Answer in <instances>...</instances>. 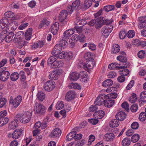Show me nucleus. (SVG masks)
Wrapping results in <instances>:
<instances>
[{
  "instance_id": "f257e3e1",
  "label": "nucleus",
  "mask_w": 146,
  "mask_h": 146,
  "mask_svg": "<svg viewBox=\"0 0 146 146\" xmlns=\"http://www.w3.org/2000/svg\"><path fill=\"white\" fill-rule=\"evenodd\" d=\"M32 114L30 112L27 111L23 114H17L15 116V119L19 120L21 122L26 123H28L31 119Z\"/></svg>"
},
{
  "instance_id": "f03ea898",
  "label": "nucleus",
  "mask_w": 146,
  "mask_h": 146,
  "mask_svg": "<svg viewBox=\"0 0 146 146\" xmlns=\"http://www.w3.org/2000/svg\"><path fill=\"white\" fill-rule=\"evenodd\" d=\"M82 8H83L82 4L81 3L80 0H76L72 3L71 5L67 7V10L69 14H71L74 11H78Z\"/></svg>"
},
{
  "instance_id": "7ed1b4c3",
  "label": "nucleus",
  "mask_w": 146,
  "mask_h": 146,
  "mask_svg": "<svg viewBox=\"0 0 146 146\" xmlns=\"http://www.w3.org/2000/svg\"><path fill=\"white\" fill-rule=\"evenodd\" d=\"M34 110L36 114H44L46 112V108L42 104L36 101L34 105Z\"/></svg>"
},
{
  "instance_id": "20e7f679",
  "label": "nucleus",
  "mask_w": 146,
  "mask_h": 146,
  "mask_svg": "<svg viewBox=\"0 0 146 146\" xmlns=\"http://www.w3.org/2000/svg\"><path fill=\"white\" fill-rule=\"evenodd\" d=\"M6 69L5 67L0 69V80L3 82L7 80L10 75V73L8 71H4Z\"/></svg>"
},
{
  "instance_id": "39448f33",
  "label": "nucleus",
  "mask_w": 146,
  "mask_h": 146,
  "mask_svg": "<svg viewBox=\"0 0 146 146\" xmlns=\"http://www.w3.org/2000/svg\"><path fill=\"white\" fill-rule=\"evenodd\" d=\"M55 86V83L52 80H50L45 83L43 88L46 91L50 92L52 90Z\"/></svg>"
},
{
  "instance_id": "423d86ee",
  "label": "nucleus",
  "mask_w": 146,
  "mask_h": 146,
  "mask_svg": "<svg viewBox=\"0 0 146 146\" xmlns=\"http://www.w3.org/2000/svg\"><path fill=\"white\" fill-rule=\"evenodd\" d=\"M124 65L123 66H117L116 65L118 64L119 65H121V64H118L116 62H114L110 64L108 66V68L110 69H117L119 70L122 69L123 68H129L130 66V64L127 63L126 64H123Z\"/></svg>"
},
{
  "instance_id": "0eeeda50",
  "label": "nucleus",
  "mask_w": 146,
  "mask_h": 146,
  "mask_svg": "<svg viewBox=\"0 0 146 146\" xmlns=\"http://www.w3.org/2000/svg\"><path fill=\"white\" fill-rule=\"evenodd\" d=\"M112 28L113 27L110 25L104 27L101 31L102 36H104L106 38L107 37L112 31Z\"/></svg>"
},
{
  "instance_id": "6e6552de",
  "label": "nucleus",
  "mask_w": 146,
  "mask_h": 146,
  "mask_svg": "<svg viewBox=\"0 0 146 146\" xmlns=\"http://www.w3.org/2000/svg\"><path fill=\"white\" fill-rule=\"evenodd\" d=\"M105 94H100L94 102V104L96 105H101L104 103V101L106 98H108Z\"/></svg>"
},
{
  "instance_id": "1a4fd4ad",
  "label": "nucleus",
  "mask_w": 146,
  "mask_h": 146,
  "mask_svg": "<svg viewBox=\"0 0 146 146\" xmlns=\"http://www.w3.org/2000/svg\"><path fill=\"white\" fill-rule=\"evenodd\" d=\"M24 32L22 31H20L17 32L15 36L13 41L15 43H21L24 39Z\"/></svg>"
},
{
  "instance_id": "9d476101",
  "label": "nucleus",
  "mask_w": 146,
  "mask_h": 146,
  "mask_svg": "<svg viewBox=\"0 0 146 146\" xmlns=\"http://www.w3.org/2000/svg\"><path fill=\"white\" fill-rule=\"evenodd\" d=\"M68 13H69L68 10L67 11L64 10H62L60 13V15L59 16V19L60 22H65L67 21V19H66L67 17Z\"/></svg>"
},
{
  "instance_id": "9b49d317",
  "label": "nucleus",
  "mask_w": 146,
  "mask_h": 146,
  "mask_svg": "<svg viewBox=\"0 0 146 146\" xmlns=\"http://www.w3.org/2000/svg\"><path fill=\"white\" fill-rule=\"evenodd\" d=\"M109 96L108 98H106L104 100L103 104L104 106L106 107L110 108L115 103V101L110 99V98L109 95H106Z\"/></svg>"
},
{
  "instance_id": "f8f14e48",
  "label": "nucleus",
  "mask_w": 146,
  "mask_h": 146,
  "mask_svg": "<svg viewBox=\"0 0 146 146\" xmlns=\"http://www.w3.org/2000/svg\"><path fill=\"white\" fill-rule=\"evenodd\" d=\"M96 21L95 24V27L97 29H100L103 24H107L108 23L104 22L103 19H101V18H98L96 19Z\"/></svg>"
},
{
  "instance_id": "ddd939ff",
  "label": "nucleus",
  "mask_w": 146,
  "mask_h": 146,
  "mask_svg": "<svg viewBox=\"0 0 146 146\" xmlns=\"http://www.w3.org/2000/svg\"><path fill=\"white\" fill-rule=\"evenodd\" d=\"M120 53L121 55L117 56V60L120 62H121L122 63H123V64H126L127 63V64L129 63V62H127V58L125 56L126 55L125 52L123 51L120 52Z\"/></svg>"
},
{
  "instance_id": "4468645a",
  "label": "nucleus",
  "mask_w": 146,
  "mask_h": 146,
  "mask_svg": "<svg viewBox=\"0 0 146 146\" xmlns=\"http://www.w3.org/2000/svg\"><path fill=\"white\" fill-rule=\"evenodd\" d=\"M61 134V130L58 128H56L51 132L50 136L51 138H54L60 136Z\"/></svg>"
},
{
  "instance_id": "2eb2a0df",
  "label": "nucleus",
  "mask_w": 146,
  "mask_h": 146,
  "mask_svg": "<svg viewBox=\"0 0 146 146\" xmlns=\"http://www.w3.org/2000/svg\"><path fill=\"white\" fill-rule=\"evenodd\" d=\"M75 96V92L72 90L66 93L65 99L67 101H71L74 99Z\"/></svg>"
},
{
  "instance_id": "dca6fc26",
  "label": "nucleus",
  "mask_w": 146,
  "mask_h": 146,
  "mask_svg": "<svg viewBox=\"0 0 146 146\" xmlns=\"http://www.w3.org/2000/svg\"><path fill=\"white\" fill-rule=\"evenodd\" d=\"M126 115L124 112L120 111L117 113L115 115V118L120 121L123 120L126 117Z\"/></svg>"
},
{
  "instance_id": "f3484780",
  "label": "nucleus",
  "mask_w": 146,
  "mask_h": 146,
  "mask_svg": "<svg viewBox=\"0 0 146 146\" xmlns=\"http://www.w3.org/2000/svg\"><path fill=\"white\" fill-rule=\"evenodd\" d=\"M105 115V112L104 111L100 110L96 111L93 114V116L95 118L100 119L103 118Z\"/></svg>"
},
{
  "instance_id": "a211bd4d",
  "label": "nucleus",
  "mask_w": 146,
  "mask_h": 146,
  "mask_svg": "<svg viewBox=\"0 0 146 146\" xmlns=\"http://www.w3.org/2000/svg\"><path fill=\"white\" fill-rule=\"evenodd\" d=\"M62 49V47H61L58 44H57L53 48L52 51V54L53 55L57 56L59 52L61 51Z\"/></svg>"
},
{
  "instance_id": "6ab92c4d",
  "label": "nucleus",
  "mask_w": 146,
  "mask_h": 146,
  "mask_svg": "<svg viewBox=\"0 0 146 146\" xmlns=\"http://www.w3.org/2000/svg\"><path fill=\"white\" fill-rule=\"evenodd\" d=\"M63 63L60 60H56L51 65V67L53 68H55L61 67L63 66Z\"/></svg>"
},
{
  "instance_id": "aec40b11",
  "label": "nucleus",
  "mask_w": 146,
  "mask_h": 146,
  "mask_svg": "<svg viewBox=\"0 0 146 146\" xmlns=\"http://www.w3.org/2000/svg\"><path fill=\"white\" fill-rule=\"evenodd\" d=\"M74 29H69L65 31L64 33L63 36L65 38H69L74 33Z\"/></svg>"
},
{
  "instance_id": "412c9836",
  "label": "nucleus",
  "mask_w": 146,
  "mask_h": 146,
  "mask_svg": "<svg viewBox=\"0 0 146 146\" xmlns=\"http://www.w3.org/2000/svg\"><path fill=\"white\" fill-rule=\"evenodd\" d=\"M23 131L21 129H17L15 130L12 134V137L14 139H18L21 135Z\"/></svg>"
},
{
  "instance_id": "4be33fe9",
  "label": "nucleus",
  "mask_w": 146,
  "mask_h": 146,
  "mask_svg": "<svg viewBox=\"0 0 146 146\" xmlns=\"http://www.w3.org/2000/svg\"><path fill=\"white\" fill-rule=\"evenodd\" d=\"M59 23L58 22H55L54 23L51 27V32L54 35H55L57 33L59 29Z\"/></svg>"
},
{
  "instance_id": "5701e85b",
  "label": "nucleus",
  "mask_w": 146,
  "mask_h": 146,
  "mask_svg": "<svg viewBox=\"0 0 146 146\" xmlns=\"http://www.w3.org/2000/svg\"><path fill=\"white\" fill-rule=\"evenodd\" d=\"M22 100V97L19 95L14 99V104L13 106L14 107H17L21 103Z\"/></svg>"
},
{
  "instance_id": "b1692460",
  "label": "nucleus",
  "mask_w": 146,
  "mask_h": 146,
  "mask_svg": "<svg viewBox=\"0 0 146 146\" xmlns=\"http://www.w3.org/2000/svg\"><path fill=\"white\" fill-rule=\"evenodd\" d=\"M115 138L114 135L111 133H108L106 134L104 136V139L108 141H112Z\"/></svg>"
},
{
  "instance_id": "393cba45",
  "label": "nucleus",
  "mask_w": 146,
  "mask_h": 146,
  "mask_svg": "<svg viewBox=\"0 0 146 146\" xmlns=\"http://www.w3.org/2000/svg\"><path fill=\"white\" fill-rule=\"evenodd\" d=\"M59 74V72L58 71L55 70L51 73L49 76V77L50 79L55 80L58 79V76Z\"/></svg>"
},
{
  "instance_id": "a878e982",
  "label": "nucleus",
  "mask_w": 146,
  "mask_h": 146,
  "mask_svg": "<svg viewBox=\"0 0 146 146\" xmlns=\"http://www.w3.org/2000/svg\"><path fill=\"white\" fill-rule=\"evenodd\" d=\"M16 119L11 121L9 124V127L10 129H14L17 127L18 126V123L17 121L18 119Z\"/></svg>"
},
{
  "instance_id": "bb28decb",
  "label": "nucleus",
  "mask_w": 146,
  "mask_h": 146,
  "mask_svg": "<svg viewBox=\"0 0 146 146\" xmlns=\"http://www.w3.org/2000/svg\"><path fill=\"white\" fill-rule=\"evenodd\" d=\"M87 21L84 19H78L76 21L75 23V25L83 27L87 23Z\"/></svg>"
},
{
  "instance_id": "cd10ccee",
  "label": "nucleus",
  "mask_w": 146,
  "mask_h": 146,
  "mask_svg": "<svg viewBox=\"0 0 146 146\" xmlns=\"http://www.w3.org/2000/svg\"><path fill=\"white\" fill-rule=\"evenodd\" d=\"M88 62L86 63V64L82 63V64H81V65L80 66L84 68H87L89 69H91L93 67L94 65L93 64L92 62V61H88Z\"/></svg>"
},
{
  "instance_id": "c85d7f7f",
  "label": "nucleus",
  "mask_w": 146,
  "mask_h": 146,
  "mask_svg": "<svg viewBox=\"0 0 146 146\" xmlns=\"http://www.w3.org/2000/svg\"><path fill=\"white\" fill-rule=\"evenodd\" d=\"M32 29L30 28L26 32L24 35L25 38L26 40H29L31 37L32 35Z\"/></svg>"
},
{
  "instance_id": "c756f323",
  "label": "nucleus",
  "mask_w": 146,
  "mask_h": 146,
  "mask_svg": "<svg viewBox=\"0 0 146 146\" xmlns=\"http://www.w3.org/2000/svg\"><path fill=\"white\" fill-rule=\"evenodd\" d=\"M79 74L78 72H74L72 73L69 76L70 79L72 80H77L79 78Z\"/></svg>"
},
{
  "instance_id": "7c9ffc66",
  "label": "nucleus",
  "mask_w": 146,
  "mask_h": 146,
  "mask_svg": "<svg viewBox=\"0 0 146 146\" xmlns=\"http://www.w3.org/2000/svg\"><path fill=\"white\" fill-rule=\"evenodd\" d=\"M77 132L76 131H72L69 133L66 137V140L69 141L72 140V139H74L75 135L76 134Z\"/></svg>"
},
{
  "instance_id": "2f4dec72",
  "label": "nucleus",
  "mask_w": 146,
  "mask_h": 146,
  "mask_svg": "<svg viewBox=\"0 0 146 146\" xmlns=\"http://www.w3.org/2000/svg\"><path fill=\"white\" fill-rule=\"evenodd\" d=\"M94 0H85L83 9H87L90 7L92 5V1Z\"/></svg>"
},
{
  "instance_id": "473e14b6",
  "label": "nucleus",
  "mask_w": 146,
  "mask_h": 146,
  "mask_svg": "<svg viewBox=\"0 0 146 146\" xmlns=\"http://www.w3.org/2000/svg\"><path fill=\"white\" fill-rule=\"evenodd\" d=\"M7 37L4 40L5 41L7 42H10L12 40L13 37L14 35V33L13 32L10 33L8 32Z\"/></svg>"
},
{
  "instance_id": "72a5a7b5",
  "label": "nucleus",
  "mask_w": 146,
  "mask_h": 146,
  "mask_svg": "<svg viewBox=\"0 0 146 146\" xmlns=\"http://www.w3.org/2000/svg\"><path fill=\"white\" fill-rule=\"evenodd\" d=\"M113 82L111 79H107L102 83V86L105 87L111 86L113 84Z\"/></svg>"
},
{
  "instance_id": "f704fd0d",
  "label": "nucleus",
  "mask_w": 146,
  "mask_h": 146,
  "mask_svg": "<svg viewBox=\"0 0 146 146\" xmlns=\"http://www.w3.org/2000/svg\"><path fill=\"white\" fill-rule=\"evenodd\" d=\"M120 50L119 46L117 44H114L113 46L111 52L114 54H116L119 52Z\"/></svg>"
},
{
  "instance_id": "c9c22d12",
  "label": "nucleus",
  "mask_w": 146,
  "mask_h": 146,
  "mask_svg": "<svg viewBox=\"0 0 146 146\" xmlns=\"http://www.w3.org/2000/svg\"><path fill=\"white\" fill-rule=\"evenodd\" d=\"M49 22L46 20L45 19L40 23L39 26L38 27L39 29H40L42 28H45L46 26H48L49 25Z\"/></svg>"
},
{
  "instance_id": "e433bc0d",
  "label": "nucleus",
  "mask_w": 146,
  "mask_h": 146,
  "mask_svg": "<svg viewBox=\"0 0 146 146\" xmlns=\"http://www.w3.org/2000/svg\"><path fill=\"white\" fill-rule=\"evenodd\" d=\"M19 74L16 72H15L12 73L10 76L11 80L13 81L17 80L19 78Z\"/></svg>"
},
{
  "instance_id": "4c0bfd02",
  "label": "nucleus",
  "mask_w": 146,
  "mask_h": 146,
  "mask_svg": "<svg viewBox=\"0 0 146 146\" xmlns=\"http://www.w3.org/2000/svg\"><path fill=\"white\" fill-rule=\"evenodd\" d=\"M131 143L130 139L129 138H124L122 141L121 144L123 146H128Z\"/></svg>"
},
{
  "instance_id": "58836bf2",
  "label": "nucleus",
  "mask_w": 146,
  "mask_h": 146,
  "mask_svg": "<svg viewBox=\"0 0 146 146\" xmlns=\"http://www.w3.org/2000/svg\"><path fill=\"white\" fill-rule=\"evenodd\" d=\"M57 56L56 55H54L51 56L49 58L47 61L48 65L50 64V65H51L56 60H57L56 58V56Z\"/></svg>"
},
{
  "instance_id": "ea45409f",
  "label": "nucleus",
  "mask_w": 146,
  "mask_h": 146,
  "mask_svg": "<svg viewBox=\"0 0 146 146\" xmlns=\"http://www.w3.org/2000/svg\"><path fill=\"white\" fill-rule=\"evenodd\" d=\"M115 7L113 5H107L105 6L103 9L106 12H109L114 9Z\"/></svg>"
},
{
  "instance_id": "a19ab883",
  "label": "nucleus",
  "mask_w": 146,
  "mask_h": 146,
  "mask_svg": "<svg viewBox=\"0 0 146 146\" xmlns=\"http://www.w3.org/2000/svg\"><path fill=\"white\" fill-rule=\"evenodd\" d=\"M70 87L71 88H73L74 89H80L81 88V86L80 85L77 83H71L69 85Z\"/></svg>"
},
{
  "instance_id": "79ce46f5",
  "label": "nucleus",
  "mask_w": 146,
  "mask_h": 146,
  "mask_svg": "<svg viewBox=\"0 0 146 146\" xmlns=\"http://www.w3.org/2000/svg\"><path fill=\"white\" fill-rule=\"evenodd\" d=\"M37 98L41 101H43L45 97V95L44 92H40L37 95Z\"/></svg>"
},
{
  "instance_id": "37998d69",
  "label": "nucleus",
  "mask_w": 146,
  "mask_h": 146,
  "mask_svg": "<svg viewBox=\"0 0 146 146\" xmlns=\"http://www.w3.org/2000/svg\"><path fill=\"white\" fill-rule=\"evenodd\" d=\"M119 120L115 119H113L110 122V125L111 126L113 127H116L119 125V124L118 123Z\"/></svg>"
},
{
  "instance_id": "c03bdc74",
  "label": "nucleus",
  "mask_w": 146,
  "mask_h": 146,
  "mask_svg": "<svg viewBox=\"0 0 146 146\" xmlns=\"http://www.w3.org/2000/svg\"><path fill=\"white\" fill-rule=\"evenodd\" d=\"M6 30L3 31L0 34V39L1 41H3L5 39L7 35Z\"/></svg>"
},
{
  "instance_id": "a18cd8bd",
  "label": "nucleus",
  "mask_w": 146,
  "mask_h": 146,
  "mask_svg": "<svg viewBox=\"0 0 146 146\" xmlns=\"http://www.w3.org/2000/svg\"><path fill=\"white\" fill-rule=\"evenodd\" d=\"M84 58L85 59L87 60V62L88 61H93L94 59L92 58V56L91 53L90 52H88L84 54Z\"/></svg>"
},
{
  "instance_id": "49530a36",
  "label": "nucleus",
  "mask_w": 146,
  "mask_h": 146,
  "mask_svg": "<svg viewBox=\"0 0 146 146\" xmlns=\"http://www.w3.org/2000/svg\"><path fill=\"white\" fill-rule=\"evenodd\" d=\"M64 106V102L62 101H58L56 105V108L57 110L62 109Z\"/></svg>"
},
{
  "instance_id": "de8ad7c7",
  "label": "nucleus",
  "mask_w": 146,
  "mask_h": 146,
  "mask_svg": "<svg viewBox=\"0 0 146 146\" xmlns=\"http://www.w3.org/2000/svg\"><path fill=\"white\" fill-rule=\"evenodd\" d=\"M139 139V135L135 134L133 135L131 137V141L133 143H135Z\"/></svg>"
},
{
  "instance_id": "09e8293b",
  "label": "nucleus",
  "mask_w": 146,
  "mask_h": 146,
  "mask_svg": "<svg viewBox=\"0 0 146 146\" xmlns=\"http://www.w3.org/2000/svg\"><path fill=\"white\" fill-rule=\"evenodd\" d=\"M137 98V96L135 93H133L129 98V100L131 103L135 102Z\"/></svg>"
},
{
  "instance_id": "8fccbe9b",
  "label": "nucleus",
  "mask_w": 146,
  "mask_h": 146,
  "mask_svg": "<svg viewBox=\"0 0 146 146\" xmlns=\"http://www.w3.org/2000/svg\"><path fill=\"white\" fill-rule=\"evenodd\" d=\"M8 23V19L5 17L3 18L0 21V26L1 25H3L6 27Z\"/></svg>"
},
{
  "instance_id": "3c124183",
  "label": "nucleus",
  "mask_w": 146,
  "mask_h": 146,
  "mask_svg": "<svg viewBox=\"0 0 146 146\" xmlns=\"http://www.w3.org/2000/svg\"><path fill=\"white\" fill-rule=\"evenodd\" d=\"M19 74L21 76V81L23 82L26 80V76L25 75V73L23 71H21L20 72Z\"/></svg>"
},
{
  "instance_id": "603ef678",
  "label": "nucleus",
  "mask_w": 146,
  "mask_h": 146,
  "mask_svg": "<svg viewBox=\"0 0 146 146\" xmlns=\"http://www.w3.org/2000/svg\"><path fill=\"white\" fill-rule=\"evenodd\" d=\"M141 100L143 102H146V91L142 92L140 94Z\"/></svg>"
},
{
  "instance_id": "864d4df0",
  "label": "nucleus",
  "mask_w": 146,
  "mask_h": 146,
  "mask_svg": "<svg viewBox=\"0 0 146 146\" xmlns=\"http://www.w3.org/2000/svg\"><path fill=\"white\" fill-rule=\"evenodd\" d=\"M139 118L141 121H145L146 119V113L144 112L141 113Z\"/></svg>"
},
{
  "instance_id": "5fc2aeb1",
  "label": "nucleus",
  "mask_w": 146,
  "mask_h": 146,
  "mask_svg": "<svg viewBox=\"0 0 146 146\" xmlns=\"http://www.w3.org/2000/svg\"><path fill=\"white\" fill-rule=\"evenodd\" d=\"M58 44L62 47H65L68 44V42L65 40L63 39L60 41Z\"/></svg>"
},
{
  "instance_id": "6e6d98bb",
  "label": "nucleus",
  "mask_w": 146,
  "mask_h": 146,
  "mask_svg": "<svg viewBox=\"0 0 146 146\" xmlns=\"http://www.w3.org/2000/svg\"><path fill=\"white\" fill-rule=\"evenodd\" d=\"M7 102V100L5 98H0V108L5 106Z\"/></svg>"
},
{
  "instance_id": "4d7b16f0",
  "label": "nucleus",
  "mask_w": 146,
  "mask_h": 146,
  "mask_svg": "<svg viewBox=\"0 0 146 146\" xmlns=\"http://www.w3.org/2000/svg\"><path fill=\"white\" fill-rule=\"evenodd\" d=\"M119 72L121 75L125 76H127L129 74V71L128 69H123L120 70Z\"/></svg>"
},
{
  "instance_id": "13d9d810",
  "label": "nucleus",
  "mask_w": 146,
  "mask_h": 146,
  "mask_svg": "<svg viewBox=\"0 0 146 146\" xmlns=\"http://www.w3.org/2000/svg\"><path fill=\"white\" fill-rule=\"evenodd\" d=\"M138 57L140 58H143L146 56L145 51L141 50L139 51L137 54Z\"/></svg>"
},
{
  "instance_id": "bf43d9fd",
  "label": "nucleus",
  "mask_w": 146,
  "mask_h": 146,
  "mask_svg": "<svg viewBox=\"0 0 146 146\" xmlns=\"http://www.w3.org/2000/svg\"><path fill=\"white\" fill-rule=\"evenodd\" d=\"M138 105L137 104H133L130 107V110L133 112H136L138 110Z\"/></svg>"
},
{
  "instance_id": "052dcab7",
  "label": "nucleus",
  "mask_w": 146,
  "mask_h": 146,
  "mask_svg": "<svg viewBox=\"0 0 146 146\" xmlns=\"http://www.w3.org/2000/svg\"><path fill=\"white\" fill-rule=\"evenodd\" d=\"M73 57L72 53L71 52H66L65 59L68 61L71 59Z\"/></svg>"
},
{
  "instance_id": "680f3d73",
  "label": "nucleus",
  "mask_w": 146,
  "mask_h": 146,
  "mask_svg": "<svg viewBox=\"0 0 146 146\" xmlns=\"http://www.w3.org/2000/svg\"><path fill=\"white\" fill-rule=\"evenodd\" d=\"M135 32L133 30H129L127 33L126 35L127 37L129 38L133 37L135 35Z\"/></svg>"
},
{
  "instance_id": "e2e57ef3",
  "label": "nucleus",
  "mask_w": 146,
  "mask_h": 146,
  "mask_svg": "<svg viewBox=\"0 0 146 146\" xmlns=\"http://www.w3.org/2000/svg\"><path fill=\"white\" fill-rule=\"evenodd\" d=\"M121 106L124 108L126 111L127 112L129 111V104L127 102H123L121 104Z\"/></svg>"
},
{
  "instance_id": "0e129e2a",
  "label": "nucleus",
  "mask_w": 146,
  "mask_h": 146,
  "mask_svg": "<svg viewBox=\"0 0 146 146\" xmlns=\"http://www.w3.org/2000/svg\"><path fill=\"white\" fill-rule=\"evenodd\" d=\"M5 15L6 17L10 18L13 17L15 16L14 14L10 11H8L5 13Z\"/></svg>"
},
{
  "instance_id": "69168bd1",
  "label": "nucleus",
  "mask_w": 146,
  "mask_h": 146,
  "mask_svg": "<svg viewBox=\"0 0 146 146\" xmlns=\"http://www.w3.org/2000/svg\"><path fill=\"white\" fill-rule=\"evenodd\" d=\"M126 35L125 31H120L119 34V37L121 39H124Z\"/></svg>"
},
{
  "instance_id": "338daca9",
  "label": "nucleus",
  "mask_w": 146,
  "mask_h": 146,
  "mask_svg": "<svg viewBox=\"0 0 146 146\" xmlns=\"http://www.w3.org/2000/svg\"><path fill=\"white\" fill-rule=\"evenodd\" d=\"M78 40L81 42H83L85 39V36L82 33L79 34L78 35Z\"/></svg>"
},
{
  "instance_id": "774afa93",
  "label": "nucleus",
  "mask_w": 146,
  "mask_h": 146,
  "mask_svg": "<svg viewBox=\"0 0 146 146\" xmlns=\"http://www.w3.org/2000/svg\"><path fill=\"white\" fill-rule=\"evenodd\" d=\"M88 121L89 122L94 125L96 124L98 122V120L96 118L89 119H88Z\"/></svg>"
}]
</instances>
